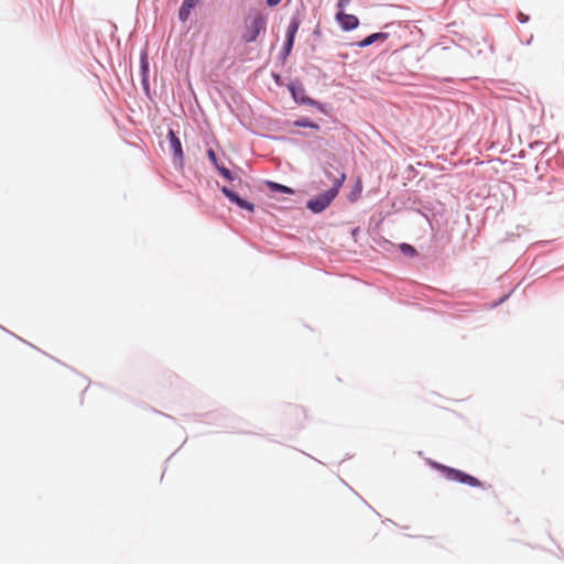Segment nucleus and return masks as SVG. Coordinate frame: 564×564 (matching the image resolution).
Masks as SVG:
<instances>
[{
	"mask_svg": "<svg viewBox=\"0 0 564 564\" xmlns=\"http://www.w3.org/2000/svg\"><path fill=\"white\" fill-rule=\"evenodd\" d=\"M400 249H401V250H402V252H403L404 254H406V256L413 257V256H415V254H416V250H415L412 246H410V245H408V243H402V245L400 246Z\"/></svg>",
	"mask_w": 564,
	"mask_h": 564,
	"instance_id": "nucleus-16",
	"label": "nucleus"
},
{
	"mask_svg": "<svg viewBox=\"0 0 564 564\" xmlns=\"http://www.w3.org/2000/svg\"><path fill=\"white\" fill-rule=\"evenodd\" d=\"M200 1L202 0H183L178 9L180 22L185 23L189 19L192 11L198 6Z\"/></svg>",
	"mask_w": 564,
	"mask_h": 564,
	"instance_id": "nucleus-8",
	"label": "nucleus"
},
{
	"mask_svg": "<svg viewBox=\"0 0 564 564\" xmlns=\"http://www.w3.org/2000/svg\"><path fill=\"white\" fill-rule=\"evenodd\" d=\"M517 20H518L520 23L524 24V23H528V22L530 21V15H529V14H525V13H523V12H521V11H519V12L517 13Z\"/></svg>",
	"mask_w": 564,
	"mask_h": 564,
	"instance_id": "nucleus-17",
	"label": "nucleus"
},
{
	"mask_svg": "<svg viewBox=\"0 0 564 564\" xmlns=\"http://www.w3.org/2000/svg\"><path fill=\"white\" fill-rule=\"evenodd\" d=\"M335 20L344 32L354 31L360 24L358 17L351 13H346L345 9H337Z\"/></svg>",
	"mask_w": 564,
	"mask_h": 564,
	"instance_id": "nucleus-4",
	"label": "nucleus"
},
{
	"mask_svg": "<svg viewBox=\"0 0 564 564\" xmlns=\"http://www.w3.org/2000/svg\"><path fill=\"white\" fill-rule=\"evenodd\" d=\"M296 126L299 127H304V128H312V129H315L317 130L319 128V126L315 122H312L307 119H303V120H299L295 122Z\"/></svg>",
	"mask_w": 564,
	"mask_h": 564,
	"instance_id": "nucleus-14",
	"label": "nucleus"
},
{
	"mask_svg": "<svg viewBox=\"0 0 564 564\" xmlns=\"http://www.w3.org/2000/svg\"><path fill=\"white\" fill-rule=\"evenodd\" d=\"M313 36L314 37H319L321 36V28H319V24L316 25V28L314 29L313 31Z\"/></svg>",
	"mask_w": 564,
	"mask_h": 564,
	"instance_id": "nucleus-21",
	"label": "nucleus"
},
{
	"mask_svg": "<svg viewBox=\"0 0 564 564\" xmlns=\"http://www.w3.org/2000/svg\"><path fill=\"white\" fill-rule=\"evenodd\" d=\"M245 22L246 28L242 32L241 39L246 43H252L257 41L261 33L265 32L268 15L260 11H253L247 15Z\"/></svg>",
	"mask_w": 564,
	"mask_h": 564,
	"instance_id": "nucleus-2",
	"label": "nucleus"
},
{
	"mask_svg": "<svg viewBox=\"0 0 564 564\" xmlns=\"http://www.w3.org/2000/svg\"><path fill=\"white\" fill-rule=\"evenodd\" d=\"M169 143H170V150L173 153L175 163L178 164L180 166H183L184 153H183V149H182V143L173 130L169 131Z\"/></svg>",
	"mask_w": 564,
	"mask_h": 564,
	"instance_id": "nucleus-6",
	"label": "nucleus"
},
{
	"mask_svg": "<svg viewBox=\"0 0 564 564\" xmlns=\"http://www.w3.org/2000/svg\"><path fill=\"white\" fill-rule=\"evenodd\" d=\"M350 2L351 0H338L336 7L337 9H346Z\"/></svg>",
	"mask_w": 564,
	"mask_h": 564,
	"instance_id": "nucleus-19",
	"label": "nucleus"
},
{
	"mask_svg": "<svg viewBox=\"0 0 564 564\" xmlns=\"http://www.w3.org/2000/svg\"><path fill=\"white\" fill-rule=\"evenodd\" d=\"M282 0H265V4L269 7V8H274L276 7L278 4L281 3Z\"/></svg>",
	"mask_w": 564,
	"mask_h": 564,
	"instance_id": "nucleus-20",
	"label": "nucleus"
},
{
	"mask_svg": "<svg viewBox=\"0 0 564 564\" xmlns=\"http://www.w3.org/2000/svg\"><path fill=\"white\" fill-rule=\"evenodd\" d=\"M294 43H295V40L284 37V42H283V45H282L280 54H279L281 59H285L291 54V52L294 47Z\"/></svg>",
	"mask_w": 564,
	"mask_h": 564,
	"instance_id": "nucleus-11",
	"label": "nucleus"
},
{
	"mask_svg": "<svg viewBox=\"0 0 564 564\" xmlns=\"http://www.w3.org/2000/svg\"><path fill=\"white\" fill-rule=\"evenodd\" d=\"M345 180L346 174L341 173L338 177L334 180V183L328 191L310 199L306 204V207L313 213H322L323 210H325L338 195L339 189L343 186Z\"/></svg>",
	"mask_w": 564,
	"mask_h": 564,
	"instance_id": "nucleus-1",
	"label": "nucleus"
},
{
	"mask_svg": "<svg viewBox=\"0 0 564 564\" xmlns=\"http://www.w3.org/2000/svg\"><path fill=\"white\" fill-rule=\"evenodd\" d=\"M435 467L449 480L462 482L470 487H481L480 480L470 476L462 470L451 468L441 464H435Z\"/></svg>",
	"mask_w": 564,
	"mask_h": 564,
	"instance_id": "nucleus-3",
	"label": "nucleus"
},
{
	"mask_svg": "<svg viewBox=\"0 0 564 564\" xmlns=\"http://www.w3.org/2000/svg\"><path fill=\"white\" fill-rule=\"evenodd\" d=\"M95 61L100 65V67H101L104 70H106V66H105V65L100 64L97 59H95Z\"/></svg>",
	"mask_w": 564,
	"mask_h": 564,
	"instance_id": "nucleus-24",
	"label": "nucleus"
},
{
	"mask_svg": "<svg viewBox=\"0 0 564 564\" xmlns=\"http://www.w3.org/2000/svg\"><path fill=\"white\" fill-rule=\"evenodd\" d=\"M207 156L208 159L213 162V164L217 167L218 164V160H217V155L215 153V151L213 149H209L207 151Z\"/></svg>",
	"mask_w": 564,
	"mask_h": 564,
	"instance_id": "nucleus-18",
	"label": "nucleus"
},
{
	"mask_svg": "<svg viewBox=\"0 0 564 564\" xmlns=\"http://www.w3.org/2000/svg\"><path fill=\"white\" fill-rule=\"evenodd\" d=\"M142 75H143L142 82H143V85L145 86V85H147V82H148V79H147V77H145L147 73H142Z\"/></svg>",
	"mask_w": 564,
	"mask_h": 564,
	"instance_id": "nucleus-23",
	"label": "nucleus"
},
{
	"mask_svg": "<svg viewBox=\"0 0 564 564\" xmlns=\"http://www.w3.org/2000/svg\"><path fill=\"white\" fill-rule=\"evenodd\" d=\"M267 185L273 192H281L284 194H294V191L291 187H288L285 185H282V184H279L275 182H268Z\"/></svg>",
	"mask_w": 564,
	"mask_h": 564,
	"instance_id": "nucleus-12",
	"label": "nucleus"
},
{
	"mask_svg": "<svg viewBox=\"0 0 564 564\" xmlns=\"http://www.w3.org/2000/svg\"><path fill=\"white\" fill-rule=\"evenodd\" d=\"M305 6L303 2H300V4L296 7L295 11L293 12L290 23L288 25L285 37L295 40L296 33L302 24L303 17L305 13Z\"/></svg>",
	"mask_w": 564,
	"mask_h": 564,
	"instance_id": "nucleus-5",
	"label": "nucleus"
},
{
	"mask_svg": "<svg viewBox=\"0 0 564 564\" xmlns=\"http://www.w3.org/2000/svg\"><path fill=\"white\" fill-rule=\"evenodd\" d=\"M218 170V172L227 180L229 181H232L234 180V175L232 173L227 169L225 167L224 165H217L216 167Z\"/></svg>",
	"mask_w": 564,
	"mask_h": 564,
	"instance_id": "nucleus-15",
	"label": "nucleus"
},
{
	"mask_svg": "<svg viewBox=\"0 0 564 564\" xmlns=\"http://www.w3.org/2000/svg\"><path fill=\"white\" fill-rule=\"evenodd\" d=\"M389 37H390V33L389 32L379 31V32H375V33H371V34L365 36L362 40L356 42L355 44L358 47H368V46L373 45L376 43H383Z\"/></svg>",
	"mask_w": 564,
	"mask_h": 564,
	"instance_id": "nucleus-7",
	"label": "nucleus"
},
{
	"mask_svg": "<svg viewBox=\"0 0 564 564\" xmlns=\"http://www.w3.org/2000/svg\"><path fill=\"white\" fill-rule=\"evenodd\" d=\"M223 194L232 203L237 204L240 208L252 212L254 206L253 204L240 198L235 192L224 186L221 188Z\"/></svg>",
	"mask_w": 564,
	"mask_h": 564,
	"instance_id": "nucleus-9",
	"label": "nucleus"
},
{
	"mask_svg": "<svg viewBox=\"0 0 564 564\" xmlns=\"http://www.w3.org/2000/svg\"><path fill=\"white\" fill-rule=\"evenodd\" d=\"M272 76H273L275 83L278 85H280L281 84V82H280V74L279 73H272Z\"/></svg>",
	"mask_w": 564,
	"mask_h": 564,
	"instance_id": "nucleus-22",
	"label": "nucleus"
},
{
	"mask_svg": "<svg viewBox=\"0 0 564 564\" xmlns=\"http://www.w3.org/2000/svg\"><path fill=\"white\" fill-rule=\"evenodd\" d=\"M289 89L292 93L293 98L302 104H313L314 101L311 98L304 96V89L302 87H297L294 84L289 85Z\"/></svg>",
	"mask_w": 564,
	"mask_h": 564,
	"instance_id": "nucleus-10",
	"label": "nucleus"
},
{
	"mask_svg": "<svg viewBox=\"0 0 564 564\" xmlns=\"http://www.w3.org/2000/svg\"><path fill=\"white\" fill-rule=\"evenodd\" d=\"M140 66L139 70H150V63L147 50H142L139 55Z\"/></svg>",
	"mask_w": 564,
	"mask_h": 564,
	"instance_id": "nucleus-13",
	"label": "nucleus"
}]
</instances>
